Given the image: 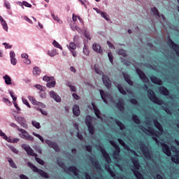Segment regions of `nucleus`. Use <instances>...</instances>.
<instances>
[{
    "label": "nucleus",
    "mask_w": 179,
    "mask_h": 179,
    "mask_svg": "<svg viewBox=\"0 0 179 179\" xmlns=\"http://www.w3.org/2000/svg\"><path fill=\"white\" fill-rule=\"evenodd\" d=\"M57 164L59 166V167L63 169V170L66 173H68V171H70L71 173H73V174H74V176H76V177L77 176H79V169H78L76 166H71L66 168V166H65V164L62 161H57Z\"/></svg>",
    "instance_id": "f257e3e1"
},
{
    "label": "nucleus",
    "mask_w": 179,
    "mask_h": 179,
    "mask_svg": "<svg viewBox=\"0 0 179 179\" xmlns=\"http://www.w3.org/2000/svg\"><path fill=\"white\" fill-rule=\"evenodd\" d=\"M131 162L134 166V169H136V170L133 171V173L135 177L137 179H145V178L143 177V175H142V173H141V172L138 171L141 167V165L139 164V161H138V159H136V157H133L131 159Z\"/></svg>",
    "instance_id": "f03ea898"
},
{
    "label": "nucleus",
    "mask_w": 179,
    "mask_h": 179,
    "mask_svg": "<svg viewBox=\"0 0 179 179\" xmlns=\"http://www.w3.org/2000/svg\"><path fill=\"white\" fill-rule=\"evenodd\" d=\"M148 99L152 101V103H155V104H158V106H161V104H164L163 100L157 98L156 96V94H155V92L152 90H149L148 91Z\"/></svg>",
    "instance_id": "7ed1b4c3"
},
{
    "label": "nucleus",
    "mask_w": 179,
    "mask_h": 179,
    "mask_svg": "<svg viewBox=\"0 0 179 179\" xmlns=\"http://www.w3.org/2000/svg\"><path fill=\"white\" fill-rule=\"evenodd\" d=\"M152 139L153 141H155L157 145H161V146H162V150L164 153L166 155V156H168V157H170V156H171V150H170V147H169L167 144L162 142L160 143V141H159V140L156 137H152Z\"/></svg>",
    "instance_id": "20e7f679"
},
{
    "label": "nucleus",
    "mask_w": 179,
    "mask_h": 179,
    "mask_svg": "<svg viewBox=\"0 0 179 179\" xmlns=\"http://www.w3.org/2000/svg\"><path fill=\"white\" fill-rule=\"evenodd\" d=\"M85 124L88 128L90 135H94V127L92 124V116L87 115L85 117Z\"/></svg>",
    "instance_id": "39448f33"
},
{
    "label": "nucleus",
    "mask_w": 179,
    "mask_h": 179,
    "mask_svg": "<svg viewBox=\"0 0 179 179\" xmlns=\"http://www.w3.org/2000/svg\"><path fill=\"white\" fill-rule=\"evenodd\" d=\"M18 131L19 132H21L22 135L20 134H19V135L22 139H25L27 141H31V142L34 141V138L29 135V133L26 130L23 129H18Z\"/></svg>",
    "instance_id": "423d86ee"
},
{
    "label": "nucleus",
    "mask_w": 179,
    "mask_h": 179,
    "mask_svg": "<svg viewBox=\"0 0 179 179\" xmlns=\"http://www.w3.org/2000/svg\"><path fill=\"white\" fill-rule=\"evenodd\" d=\"M140 148L145 159H147L148 160H150L152 159V157L150 156V152H149V149L148 148V146L142 143Z\"/></svg>",
    "instance_id": "0eeeda50"
},
{
    "label": "nucleus",
    "mask_w": 179,
    "mask_h": 179,
    "mask_svg": "<svg viewBox=\"0 0 179 179\" xmlns=\"http://www.w3.org/2000/svg\"><path fill=\"white\" fill-rule=\"evenodd\" d=\"M43 80H45V82H49L46 84L47 87H49V88L54 87L56 85V83L54 80V77H48L45 76L43 78Z\"/></svg>",
    "instance_id": "6e6552de"
},
{
    "label": "nucleus",
    "mask_w": 179,
    "mask_h": 179,
    "mask_svg": "<svg viewBox=\"0 0 179 179\" xmlns=\"http://www.w3.org/2000/svg\"><path fill=\"white\" fill-rule=\"evenodd\" d=\"M22 149H24L25 152H27L29 156H34V157H37V154L34 153V151L29 145L27 144H22Z\"/></svg>",
    "instance_id": "1a4fd4ad"
},
{
    "label": "nucleus",
    "mask_w": 179,
    "mask_h": 179,
    "mask_svg": "<svg viewBox=\"0 0 179 179\" xmlns=\"http://www.w3.org/2000/svg\"><path fill=\"white\" fill-rule=\"evenodd\" d=\"M140 129H141L142 131H146L147 132H149V134H150L151 135H155V136H159V135H160L159 131H155L151 127H148V129H146L143 126H140Z\"/></svg>",
    "instance_id": "9d476101"
},
{
    "label": "nucleus",
    "mask_w": 179,
    "mask_h": 179,
    "mask_svg": "<svg viewBox=\"0 0 179 179\" xmlns=\"http://www.w3.org/2000/svg\"><path fill=\"white\" fill-rule=\"evenodd\" d=\"M99 93L101 94V97L103 101H104L106 103V104H107V103H108L107 100L111 99V95L110 94H108V92H105L104 90H100Z\"/></svg>",
    "instance_id": "9b49d317"
},
{
    "label": "nucleus",
    "mask_w": 179,
    "mask_h": 179,
    "mask_svg": "<svg viewBox=\"0 0 179 179\" xmlns=\"http://www.w3.org/2000/svg\"><path fill=\"white\" fill-rule=\"evenodd\" d=\"M99 149L106 163H111V158L110 157V155H108V153H107V151H106L104 148L99 146Z\"/></svg>",
    "instance_id": "f8f14e48"
},
{
    "label": "nucleus",
    "mask_w": 179,
    "mask_h": 179,
    "mask_svg": "<svg viewBox=\"0 0 179 179\" xmlns=\"http://www.w3.org/2000/svg\"><path fill=\"white\" fill-rule=\"evenodd\" d=\"M136 72L138 75L140 79H141V80H143V82H148L149 79L146 76V74H145V73H143V71H142V70H141L139 69H136Z\"/></svg>",
    "instance_id": "ddd939ff"
},
{
    "label": "nucleus",
    "mask_w": 179,
    "mask_h": 179,
    "mask_svg": "<svg viewBox=\"0 0 179 179\" xmlns=\"http://www.w3.org/2000/svg\"><path fill=\"white\" fill-rule=\"evenodd\" d=\"M15 121L21 125L22 128H24L25 129H27V124H26V119L22 117H15Z\"/></svg>",
    "instance_id": "4468645a"
},
{
    "label": "nucleus",
    "mask_w": 179,
    "mask_h": 179,
    "mask_svg": "<svg viewBox=\"0 0 179 179\" xmlns=\"http://www.w3.org/2000/svg\"><path fill=\"white\" fill-rule=\"evenodd\" d=\"M45 143H47V145H48L50 148H52V149H54L55 152H59L60 150L59 147L56 143H54L50 140H46Z\"/></svg>",
    "instance_id": "2eb2a0df"
},
{
    "label": "nucleus",
    "mask_w": 179,
    "mask_h": 179,
    "mask_svg": "<svg viewBox=\"0 0 179 179\" xmlns=\"http://www.w3.org/2000/svg\"><path fill=\"white\" fill-rule=\"evenodd\" d=\"M102 80L103 82V85L107 87V89H110V87H111V81L110 80V78H108V76L103 75Z\"/></svg>",
    "instance_id": "dca6fc26"
},
{
    "label": "nucleus",
    "mask_w": 179,
    "mask_h": 179,
    "mask_svg": "<svg viewBox=\"0 0 179 179\" xmlns=\"http://www.w3.org/2000/svg\"><path fill=\"white\" fill-rule=\"evenodd\" d=\"M173 152L176 153V155L171 157V160L175 163L176 164H179V150L176 149V147H173Z\"/></svg>",
    "instance_id": "f3484780"
},
{
    "label": "nucleus",
    "mask_w": 179,
    "mask_h": 179,
    "mask_svg": "<svg viewBox=\"0 0 179 179\" xmlns=\"http://www.w3.org/2000/svg\"><path fill=\"white\" fill-rule=\"evenodd\" d=\"M116 107L118 108L119 111L122 113V111L125 110V108L124 107V99H118L117 103H116Z\"/></svg>",
    "instance_id": "a211bd4d"
},
{
    "label": "nucleus",
    "mask_w": 179,
    "mask_h": 179,
    "mask_svg": "<svg viewBox=\"0 0 179 179\" xmlns=\"http://www.w3.org/2000/svg\"><path fill=\"white\" fill-rule=\"evenodd\" d=\"M29 100H30V101H31L32 104H34V106H39V107H45V105L43 104V103L37 101L36 100V99L33 96H29Z\"/></svg>",
    "instance_id": "6ab92c4d"
},
{
    "label": "nucleus",
    "mask_w": 179,
    "mask_h": 179,
    "mask_svg": "<svg viewBox=\"0 0 179 179\" xmlns=\"http://www.w3.org/2000/svg\"><path fill=\"white\" fill-rule=\"evenodd\" d=\"M150 80H151V82H152V83H155V85H158L159 86H162L163 85V82L162 81V80H160L159 78H158L155 76H151Z\"/></svg>",
    "instance_id": "aec40b11"
},
{
    "label": "nucleus",
    "mask_w": 179,
    "mask_h": 179,
    "mask_svg": "<svg viewBox=\"0 0 179 179\" xmlns=\"http://www.w3.org/2000/svg\"><path fill=\"white\" fill-rule=\"evenodd\" d=\"M122 76L125 82H127V83H128V85H129L130 86H133L134 82L131 80V76H129V74L127 73H122Z\"/></svg>",
    "instance_id": "412c9836"
},
{
    "label": "nucleus",
    "mask_w": 179,
    "mask_h": 179,
    "mask_svg": "<svg viewBox=\"0 0 179 179\" xmlns=\"http://www.w3.org/2000/svg\"><path fill=\"white\" fill-rule=\"evenodd\" d=\"M50 96L52 99H54V100L55 101H57V103H60L61 101V97L59 96H58V94H57V93H55V92L54 91H51L50 92Z\"/></svg>",
    "instance_id": "4be33fe9"
},
{
    "label": "nucleus",
    "mask_w": 179,
    "mask_h": 179,
    "mask_svg": "<svg viewBox=\"0 0 179 179\" xmlns=\"http://www.w3.org/2000/svg\"><path fill=\"white\" fill-rule=\"evenodd\" d=\"M92 106L93 107V110L94 111V114L97 118H101V113H100V110L97 108L96 104L94 103H92Z\"/></svg>",
    "instance_id": "5701e85b"
},
{
    "label": "nucleus",
    "mask_w": 179,
    "mask_h": 179,
    "mask_svg": "<svg viewBox=\"0 0 179 179\" xmlns=\"http://www.w3.org/2000/svg\"><path fill=\"white\" fill-rule=\"evenodd\" d=\"M159 92L161 94H163V96H169V94H170V91L165 87H160L159 88Z\"/></svg>",
    "instance_id": "b1692460"
},
{
    "label": "nucleus",
    "mask_w": 179,
    "mask_h": 179,
    "mask_svg": "<svg viewBox=\"0 0 179 179\" xmlns=\"http://www.w3.org/2000/svg\"><path fill=\"white\" fill-rule=\"evenodd\" d=\"M92 49L95 52H98L99 54H101L103 52V50H101V46L97 43H94L92 45Z\"/></svg>",
    "instance_id": "393cba45"
},
{
    "label": "nucleus",
    "mask_w": 179,
    "mask_h": 179,
    "mask_svg": "<svg viewBox=\"0 0 179 179\" xmlns=\"http://www.w3.org/2000/svg\"><path fill=\"white\" fill-rule=\"evenodd\" d=\"M73 114L76 115V117H79L80 114V110L79 109V106L74 105L73 107Z\"/></svg>",
    "instance_id": "a878e982"
},
{
    "label": "nucleus",
    "mask_w": 179,
    "mask_h": 179,
    "mask_svg": "<svg viewBox=\"0 0 179 179\" xmlns=\"http://www.w3.org/2000/svg\"><path fill=\"white\" fill-rule=\"evenodd\" d=\"M155 127L159 131V132H163V126L157 121V120H154L153 121Z\"/></svg>",
    "instance_id": "bb28decb"
},
{
    "label": "nucleus",
    "mask_w": 179,
    "mask_h": 179,
    "mask_svg": "<svg viewBox=\"0 0 179 179\" xmlns=\"http://www.w3.org/2000/svg\"><path fill=\"white\" fill-rule=\"evenodd\" d=\"M91 162L94 169H96V170H100V169H101V166L99 163V161H97L96 159H92L91 160Z\"/></svg>",
    "instance_id": "cd10ccee"
},
{
    "label": "nucleus",
    "mask_w": 179,
    "mask_h": 179,
    "mask_svg": "<svg viewBox=\"0 0 179 179\" xmlns=\"http://www.w3.org/2000/svg\"><path fill=\"white\" fill-rule=\"evenodd\" d=\"M115 150L113 152V159H117V157L115 156H120V153L121 152V148H120V146L115 148Z\"/></svg>",
    "instance_id": "c85d7f7f"
},
{
    "label": "nucleus",
    "mask_w": 179,
    "mask_h": 179,
    "mask_svg": "<svg viewBox=\"0 0 179 179\" xmlns=\"http://www.w3.org/2000/svg\"><path fill=\"white\" fill-rule=\"evenodd\" d=\"M6 85H12V78L8 75H5L3 77Z\"/></svg>",
    "instance_id": "c756f323"
},
{
    "label": "nucleus",
    "mask_w": 179,
    "mask_h": 179,
    "mask_svg": "<svg viewBox=\"0 0 179 179\" xmlns=\"http://www.w3.org/2000/svg\"><path fill=\"white\" fill-rule=\"evenodd\" d=\"M131 120L134 122V124H136L137 125H139V124H141V119H139V117L136 115H133Z\"/></svg>",
    "instance_id": "7c9ffc66"
},
{
    "label": "nucleus",
    "mask_w": 179,
    "mask_h": 179,
    "mask_svg": "<svg viewBox=\"0 0 179 179\" xmlns=\"http://www.w3.org/2000/svg\"><path fill=\"white\" fill-rule=\"evenodd\" d=\"M28 166L33 170V171H34V173H39V171L41 170L30 162H28Z\"/></svg>",
    "instance_id": "2f4dec72"
},
{
    "label": "nucleus",
    "mask_w": 179,
    "mask_h": 179,
    "mask_svg": "<svg viewBox=\"0 0 179 179\" xmlns=\"http://www.w3.org/2000/svg\"><path fill=\"white\" fill-rule=\"evenodd\" d=\"M106 170L109 173V174L111 176V177L115 176V173L111 170V168H110V165L106 166Z\"/></svg>",
    "instance_id": "473e14b6"
},
{
    "label": "nucleus",
    "mask_w": 179,
    "mask_h": 179,
    "mask_svg": "<svg viewBox=\"0 0 179 179\" xmlns=\"http://www.w3.org/2000/svg\"><path fill=\"white\" fill-rule=\"evenodd\" d=\"M38 174H40V176H41V177H43L44 178H49V176L48 173H45V171L40 169Z\"/></svg>",
    "instance_id": "72a5a7b5"
},
{
    "label": "nucleus",
    "mask_w": 179,
    "mask_h": 179,
    "mask_svg": "<svg viewBox=\"0 0 179 179\" xmlns=\"http://www.w3.org/2000/svg\"><path fill=\"white\" fill-rule=\"evenodd\" d=\"M117 89L120 92V93H121V94H123L124 96H125V94H127V92H125V90H124V88L122 87V86L120 84L117 85Z\"/></svg>",
    "instance_id": "f704fd0d"
},
{
    "label": "nucleus",
    "mask_w": 179,
    "mask_h": 179,
    "mask_svg": "<svg viewBox=\"0 0 179 179\" xmlns=\"http://www.w3.org/2000/svg\"><path fill=\"white\" fill-rule=\"evenodd\" d=\"M151 12L153 15H155V16H158L159 17H160V14H159V10H157V8H156V7L151 8Z\"/></svg>",
    "instance_id": "c9c22d12"
},
{
    "label": "nucleus",
    "mask_w": 179,
    "mask_h": 179,
    "mask_svg": "<svg viewBox=\"0 0 179 179\" xmlns=\"http://www.w3.org/2000/svg\"><path fill=\"white\" fill-rule=\"evenodd\" d=\"M116 124L120 127L121 131H124V129H125V125H124L122 122H120V120H116Z\"/></svg>",
    "instance_id": "e433bc0d"
},
{
    "label": "nucleus",
    "mask_w": 179,
    "mask_h": 179,
    "mask_svg": "<svg viewBox=\"0 0 179 179\" xmlns=\"http://www.w3.org/2000/svg\"><path fill=\"white\" fill-rule=\"evenodd\" d=\"M8 161L10 164V167H13V169H17L16 164H15L12 158H8Z\"/></svg>",
    "instance_id": "4c0bfd02"
},
{
    "label": "nucleus",
    "mask_w": 179,
    "mask_h": 179,
    "mask_svg": "<svg viewBox=\"0 0 179 179\" xmlns=\"http://www.w3.org/2000/svg\"><path fill=\"white\" fill-rule=\"evenodd\" d=\"M39 73H41V70H40V68L35 66L33 69V74L34 75H38Z\"/></svg>",
    "instance_id": "58836bf2"
},
{
    "label": "nucleus",
    "mask_w": 179,
    "mask_h": 179,
    "mask_svg": "<svg viewBox=\"0 0 179 179\" xmlns=\"http://www.w3.org/2000/svg\"><path fill=\"white\" fill-rule=\"evenodd\" d=\"M32 125L33 127L36 128V129H40V128H41V126H40V124L38 123V122H36L35 120L32 121Z\"/></svg>",
    "instance_id": "ea45409f"
},
{
    "label": "nucleus",
    "mask_w": 179,
    "mask_h": 179,
    "mask_svg": "<svg viewBox=\"0 0 179 179\" xmlns=\"http://www.w3.org/2000/svg\"><path fill=\"white\" fill-rule=\"evenodd\" d=\"M52 45H54V47H55L56 48H59V50H62V46H61L59 45V43L58 42H57V41H54L52 42Z\"/></svg>",
    "instance_id": "a19ab883"
},
{
    "label": "nucleus",
    "mask_w": 179,
    "mask_h": 179,
    "mask_svg": "<svg viewBox=\"0 0 179 179\" xmlns=\"http://www.w3.org/2000/svg\"><path fill=\"white\" fill-rule=\"evenodd\" d=\"M119 55H122V57H127V52L123 49H120L118 50Z\"/></svg>",
    "instance_id": "79ce46f5"
},
{
    "label": "nucleus",
    "mask_w": 179,
    "mask_h": 179,
    "mask_svg": "<svg viewBox=\"0 0 179 179\" xmlns=\"http://www.w3.org/2000/svg\"><path fill=\"white\" fill-rule=\"evenodd\" d=\"M0 136H2L3 139H4L5 141H8V136H6V134L5 133H3L2 131V130L0 129Z\"/></svg>",
    "instance_id": "37998d69"
},
{
    "label": "nucleus",
    "mask_w": 179,
    "mask_h": 179,
    "mask_svg": "<svg viewBox=\"0 0 179 179\" xmlns=\"http://www.w3.org/2000/svg\"><path fill=\"white\" fill-rule=\"evenodd\" d=\"M52 18L56 20V22H58L59 24L62 23V20H59V17H58L57 15H54L53 13L51 14Z\"/></svg>",
    "instance_id": "c03bdc74"
},
{
    "label": "nucleus",
    "mask_w": 179,
    "mask_h": 179,
    "mask_svg": "<svg viewBox=\"0 0 179 179\" xmlns=\"http://www.w3.org/2000/svg\"><path fill=\"white\" fill-rule=\"evenodd\" d=\"M1 23L6 31H8V24H6V21H5V20H3Z\"/></svg>",
    "instance_id": "a18cd8bd"
},
{
    "label": "nucleus",
    "mask_w": 179,
    "mask_h": 179,
    "mask_svg": "<svg viewBox=\"0 0 179 179\" xmlns=\"http://www.w3.org/2000/svg\"><path fill=\"white\" fill-rule=\"evenodd\" d=\"M94 71L96 73H98V75H103V71L99 69V68L97 67V64L94 65Z\"/></svg>",
    "instance_id": "49530a36"
},
{
    "label": "nucleus",
    "mask_w": 179,
    "mask_h": 179,
    "mask_svg": "<svg viewBox=\"0 0 179 179\" xmlns=\"http://www.w3.org/2000/svg\"><path fill=\"white\" fill-rule=\"evenodd\" d=\"M69 50L70 51H73L76 50V45H75L73 43H71L69 44Z\"/></svg>",
    "instance_id": "de8ad7c7"
},
{
    "label": "nucleus",
    "mask_w": 179,
    "mask_h": 179,
    "mask_svg": "<svg viewBox=\"0 0 179 179\" xmlns=\"http://www.w3.org/2000/svg\"><path fill=\"white\" fill-rule=\"evenodd\" d=\"M48 55L50 57H55V55H57V50H52L51 51H49L48 52Z\"/></svg>",
    "instance_id": "09e8293b"
},
{
    "label": "nucleus",
    "mask_w": 179,
    "mask_h": 179,
    "mask_svg": "<svg viewBox=\"0 0 179 179\" xmlns=\"http://www.w3.org/2000/svg\"><path fill=\"white\" fill-rule=\"evenodd\" d=\"M35 87L38 89V90H41V92H45V88L43 86H41L40 85H36Z\"/></svg>",
    "instance_id": "8fccbe9b"
},
{
    "label": "nucleus",
    "mask_w": 179,
    "mask_h": 179,
    "mask_svg": "<svg viewBox=\"0 0 179 179\" xmlns=\"http://www.w3.org/2000/svg\"><path fill=\"white\" fill-rule=\"evenodd\" d=\"M83 53L85 54V55L89 56L90 52H89V49H87V46L85 45L84 48H83Z\"/></svg>",
    "instance_id": "3c124183"
},
{
    "label": "nucleus",
    "mask_w": 179,
    "mask_h": 179,
    "mask_svg": "<svg viewBox=\"0 0 179 179\" xmlns=\"http://www.w3.org/2000/svg\"><path fill=\"white\" fill-rule=\"evenodd\" d=\"M35 160L39 164H41L42 166L44 165V161L37 157H35Z\"/></svg>",
    "instance_id": "603ef678"
},
{
    "label": "nucleus",
    "mask_w": 179,
    "mask_h": 179,
    "mask_svg": "<svg viewBox=\"0 0 179 179\" xmlns=\"http://www.w3.org/2000/svg\"><path fill=\"white\" fill-rule=\"evenodd\" d=\"M7 142H10L11 143H17V142H19V138H13L12 140L10 138H9Z\"/></svg>",
    "instance_id": "864d4df0"
},
{
    "label": "nucleus",
    "mask_w": 179,
    "mask_h": 179,
    "mask_svg": "<svg viewBox=\"0 0 179 179\" xmlns=\"http://www.w3.org/2000/svg\"><path fill=\"white\" fill-rule=\"evenodd\" d=\"M108 58H109L110 62L113 64V54H111V52H108Z\"/></svg>",
    "instance_id": "5fc2aeb1"
},
{
    "label": "nucleus",
    "mask_w": 179,
    "mask_h": 179,
    "mask_svg": "<svg viewBox=\"0 0 179 179\" xmlns=\"http://www.w3.org/2000/svg\"><path fill=\"white\" fill-rule=\"evenodd\" d=\"M85 149L87 150V152H89V153H92V145H85Z\"/></svg>",
    "instance_id": "6e6d98bb"
},
{
    "label": "nucleus",
    "mask_w": 179,
    "mask_h": 179,
    "mask_svg": "<svg viewBox=\"0 0 179 179\" xmlns=\"http://www.w3.org/2000/svg\"><path fill=\"white\" fill-rule=\"evenodd\" d=\"M129 101L131 104H134L135 106L138 105V101L134 98L130 99Z\"/></svg>",
    "instance_id": "4d7b16f0"
},
{
    "label": "nucleus",
    "mask_w": 179,
    "mask_h": 179,
    "mask_svg": "<svg viewBox=\"0 0 179 179\" xmlns=\"http://www.w3.org/2000/svg\"><path fill=\"white\" fill-rule=\"evenodd\" d=\"M3 103H6V104H7V106H10L12 104V103H10V101H9V99H8L6 98H3Z\"/></svg>",
    "instance_id": "13d9d810"
},
{
    "label": "nucleus",
    "mask_w": 179,
    "mask_h": 179,
    "mask_svg": "<svg viewBox=\"0 0 179 179\" xmlns=\"http://www.w3.org/2000/svg\"><path fill=\"white\" fill-rule=\"evenodd\" d=\"M3 45H4L6 50H10V48H12V45H9L7 43H3Z\"/></svg>",
    "instance_id": "bf43d9fd"
},
{
    "label": "nucleus",
    "mask_w": 179,
    "mask_h": 179,
    "mask_svg": "<svg viewBox=\"0 0 179 179\" xmlns=\"http://www.w3.org/2000/svg\"><path fill=\"white\" fill-rule=\"evenodd\" d=\"M163 110L165 111V113H166V114H171V110H170V108L167 107H163Z\"/></svg>",
    "instance_id": "052dcab7"
},
{
    "label": "nucleus",
    "mask_w": 179,
    "mask_h": 179,
    "mask_svg": "<svg viewBox=\"0 0 179 179\" xmlns=\"http://www.w3.org/2000/svg\"><path fill=\"white\" fill-rule=\"evenodd\" d=\"M4 6H6V8L7 9H10V3H9V1H4Z\"/></svg>",
    "instance_id": "680f3d73"
},
{
    "label": "nucleus",
    "mask_w": 179,
    "mask_h": 179,
    "mask_svg": "<svg viewBox=\"0 0 179 179\" xmlns=\"http://www.w3.org/2000/svg\"><path fill=\"white\" fill-rule=\"evenodd\" d=\"M10 63L12 64V65H16V64H17V60H16V58H11L10 59Z\"/></svg>",
    "instance_id": "e2e57ef3"
},
{
    "label": "nucleus",
    "mask_w": 179,
    "mask_h": 179,
    "mask_svg": "<svg viewBox=\"0 0 179 179\" xmlns=\"http://www.w3.org/2000/svg\"><path fill=\"white\" fill-rule=\"evenodd\" d=\"M22 5L27 8H31V4L29 3L27 1H23Z\"/></svg>",
    "instance_id": "0e129e2a"
},
{
    "label": "nucleus",
    "mask_w": 179,
    "mask_h": 179,
    "mask_svg": "<svg viewBox=\"0 0 179 179\" xmlns=\"http://www.w3.org/2000/svg\"><path fill=\"white\" fill-rule=\"evenodd\" d=\"M22 101H23L24 104H25V106H27V107H29V108H31V106H30V104L29 103V102L27 101V99H23Z\"/></svg>",
    "instance_id": "69168bd1"
},
{
    "label": "nucleus",
    "mask_w": 179,
    "mask_h": 179,
    "mask_svg": "<svg viewBox=\"0 0 179 179\" xmlns=\"http://www.w3.org/2000/svg\"><path fill=\"white\" fill-rule=\"evenodd\" d=\"M101 15L102 16V17H103V19H105L106 20H108V17H107V13H101Z\"/></svg>",
    "instance_id": "338daca9"
},
{
    "label": "nucleus",
    "mask_w": 179,
    "mask_h": 179,
    "mask_svg": "<svg viewBox=\"0 0 179 179\" xmlns=\"http://www.w3.org/2000/svg\"><path fill=\"white\" fill-rule=\"evenodd\" d=\"M24 63L27 64V65H30V64H31V61H30L29 58H27L24 59Z\"/></svg>",
    "instance_id": "774afa93"
}]
</instances>
